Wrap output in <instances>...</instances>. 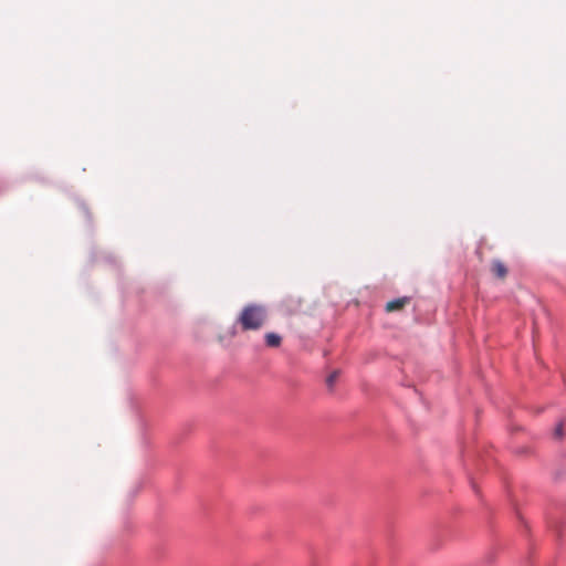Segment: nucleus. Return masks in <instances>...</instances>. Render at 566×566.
<instances>
[{"mask_svg":"<svg viewBox=\"0 0 566 566\" xmlns=\"http://www.w3.org/2000/svg\"><path fill=\"white\" fill-rule=\"evenodd\" d=\"M269 319V313L264 305L247 304L237 317V324L242 332L259 331Z\"/></svg>","mask_w":566,"mask_h":566,"instance_id":"1","label":"nucleus"},{"mask_svg":"<svg viewBox=\"0 0 566 566\" xmlns=\"http://www.w3.org/2000/svg\"><path fill=\"white\" fill-rule=\"evenodd\" d=\"M491 272L500 280H504L507 275V268L500 260H494L491 264Z\"/></svg>","mask_w":566,"mask_h":566,"instance_id":"2","label":"nucleus"},{"mask_svg":"<svg viewBox=\"0 0 566 566\" xmlns=\"http://www.w3.org/2000/svg\"><path fill=\"white\" fill-rule=\"evenodd\" d=\"M410 298L407 296L399 297L396 300H392L386 304V311L387 312H396L402 310L407 304H409Z\"/></svg>","mask_w":566,"mask_h":566,"instance_id":"3","label":"nucleus"},{"mask_svg":"<svg viewBox=\"0 0 566 566\" xmlns=\"http://www.w3.org/2000/svg\"><path fill=\"white\" fill-rule=\"evenodd\" d=\"M264 338L266 346L272 348L279 347L282 343V337L275 333H266Z\"/></svg>","mask_w":566,"mask_h":566,"instance_id":"4","label":"nucleus"},{"mask_svg":"<svg viewBox=\"0 0 566 566\" xmlns=\"http://www.w3.org/2000/svg\"><path fill=\"white\" fill-rule=\"evenodd\" d=\"M339 371L334 370L326 379V384L329 388H333L334 384L336 382L338 378Z\"/></svg>","mask_w":566,"mask_h":566,"instance_id":"5","label":"nucleus"},{"mask_svg":"<svg viewBox=\"0 0 566 566\" xmlns=\"http://www.w3.org/2000/svg\"><path fill=\"white\" fill-rule=\"evenodd\" d=\"M564 437V423L559 422L554 430V438L562 439Z\"/></svg>","mask_w":566,"mask_h":566,"instance_id":"6","label":"nucleus"}]
</instances>
